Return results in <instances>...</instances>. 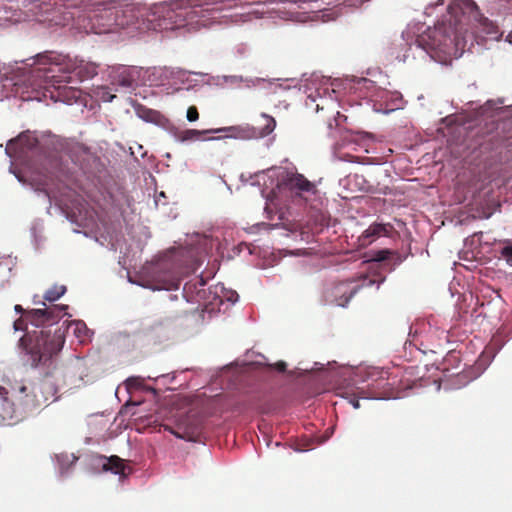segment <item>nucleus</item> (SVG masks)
<instances>
[{
  "label": "nucleus",
  "mask_w": 512,
  "mask_h": 512,
  "mask_svg": "<svg viewBox=\"0 0 512 512\" xmlns=\"http://www.w3.org/2000/svg\"><path fill=\"white\" fill-rule=\"evenodd\" d=\"M238 297V294H235V292H232L231 297L228 298L230 301H236V298Z\"/></svg>",
  "instance_id": "nucleus-31"
},
{
  "label": "nucleus",
  "mask_w": 512,
  "mask_h": 512,
  "mask_svg": "<svg viewBox=\"0 0 512 512\" xmlns=\"http://www.w3.org/2000/svg\"><path fill=\"white\" fill-rule=\"evenodd\" d=\"M66 292V286L64 285H55L44 294V299L49 302H54L58 300L61 296H63Z\"/></svg>",
  "instance_id": "nucleus-19"
},
{
  "label": "nucleus",
  "mask_w": 512,
  "mask_h": 512,
  "mask_svg": "<svg viewBox=\"0 0 512 512\" xmlns=\"http://www.w3.org/2000/svg\"><path fill=\"white\" fill-rule=\"evenodd\" d=\"M237 131L236 127H224L219 129H207V130H196V129H184V130H176L174 132V137L179 142H194L199 140H216L220 139L221 137H210V138H202L205 134H213V133H220V132H228L229 137H235L236 134L234 133ZM225 137H228L226 135Z\"/></svg>",
  "instance_id": "nucleus-10"
},
{
  "label": "nucleus",
  "mask_w": 512,
  "mask_h": 512,
  "mask_svg": "<svg viewBox=\"0 0 512 512\" xmlns=\"http://www.w3.org/2000/svg\"><path fill=\"white\" fill-rule=\"evenodd\" d=\"M5 267L7 268L8 272H11V267L9 266V262L6 261Z\"/></svg>",
  "instance_id": "nucleus-35"
},
{
  "label": "nucleus",
  "mask_w": 512,
  "mask_h": 512,
  "mask_svg": "<svg viewBox=\"0 0 512 512\" xmlns=\"http://www.w3.org/2000/svg\"><path fill=\"white\" fill-rule=\"evenodd\" d=\"M448 10L456 22L461 21V16L476 17L478 14V6L473 0H454L449 5Z\"/></svg>",
  "instance_id": "nucleus-12"
},
{
  "label": "nucleus",
  "mask_w": 512,
  "mask_h": 512,
  "mask_svg": "<svg viewBox=\"0 0 512 512\" xmlns=\"http://www.w3.org/2000/svg\"><path fill=\"white\" fill-rule=\"evenodd\" d=\"M104 460L102 464V468L104 471H111L114 474H123L124 473V463L123 460L118 456L111 457H101Z\"/></svg>",
  "instance_id": "nucleus-17"
},
{
  "label": "nucleus",
  "mask_w": 512,
  "mask_h": 512,
  "mask_svg": "<svg viewBox=\"0 0 512 512\" xmlns=\"http://www.w3.org/2000/svg\"><path fill=\"white\" fill-rule=\"evenodd\" d=\"M284 186L299 196L304 193L315 194L317 191L315 184L299 173L288 176L284 182Z\"/></svg>",
  "instance_id": "nucleus-11"
},
{
  "label": "nucleus",
  "mask_w": 512,
  "mask_h": 512,
  "mask_svg": "<svg viewBox=\"0 0 512 512\" xmlns=\"http://www.w3.org/2000/svg\"><path fill=\"white\" fill-rule=\"evenodd\" d=\"M238 297V294H235V292H232L231 297L228 298L230 301H236V298Z\"/></svg>",
  "instance_id": "nucleus-32"
},
{
  "label": "nucleus",
  "mask_w": 512,
  "mask_h": 512,
  "mask_svg": "<svg viewBox=\"0 0 512 512\" xmlns=\"http://www.w3.org/2000/svg\"><path fill=\"white\" fill-rule=\"evenodd\" d=\"M187 120L189 122H195L199 119V112H198V109L196 106H190L188 109H187Z\"/></svg>",
  "instance_id": "nucleus-22"
},
{
  "label": "nucleus",
  "mask_w": 512,
  "mask_h": 512,
  "mask_svg": "<svg viewBox=\"0 0 512 512\" xmlns=\"http://www.w3.org/2000/svg\"><path fill=\"white\" fill-rule=\"evenodd\" d=\"M480 24L483 32L488 35L491 39L499 40L502 37V33L499 31V27L493 21L488 18H481Z\"/></svg>",
  "instance_id": "nucleus-18"
},
{
  "label": "nucleus",
  "mask_w": 512,
  "mask_h": 512,
  "mask_svg": "<svg viewBox=\"0 0 512 512\" xmlns=\"http://www.w3.org/2000/svg\"><path fill=\"white\" fill-rule=\"evenodd\" d=\"M487 354H490L492 357H494V351L491 347H486L485 351L483 352L482 356H485Z\"/></svg>",
  "instance_id": "nucleus-27"
},
{
  "label": "nucleus",
  "mask_w": 512,
  "mask_h": 512,
  "mask_svg": "<svg viewBox=\"0 0 512 512\" xmlns=\"http://www.w3.org/2000/svg\"><path fill=\"white\" fill-rule=\"evenodd\" d=\"M41 304L43 308L25 312V318L15 320L13 327L15 331H22L26 328V322L28 321L36 328H41L27 332L20 338L19 345L25 351L27 362L33 368H51L65 343L64 332L57 325L67 306H47L45 302Z\"/></svg>",
  "instance_id": "nucleus-1"
},
{
  "label": "nucleus",
  "mask_w": 512,
  "mask_h": 512,
  "mask_svg": "<svg viewBox=\"0 0 512 512\" xmlns=\"http://www.w3.org/2000/svg\"><path fill=\"white\" fill-rule=\"evenodd\" d=\"M263 125L261 126V135L267 136L270 133H272L276 127V121L275 119L267 114H262L261 116Z\"/></svg>",
  "instance_id": "nucleus-20"
},
{
  "label": "nucleus",
  "mask_w": 512,
  "mask_h": 512,
  "mask_svg": "<svg viewBox=\"0 0 512 512\" xmlns=\"http://www.w3.org/2000/svg\"><path fill=\"white\" fill-rule=\"evenodd\" d=\"M353 283V281L348 280L333 285L325 292L326 301L345 307L360 288L359 285H353Z\"/></svg>",
  "instance_id": "nucleus-9"
},
{
  "label": "nucleus",
  "mask_w": 512,
  "mask_h": 512,
  "mask_svg": "<svg viewBox=\"0 0 512 512\" xmlns=\"http://www.w3.org/2000/svg\"><path fill=\"white\" fill-rule=\"evenodd\" d=\"M201 285H205V282L203 279H201Z\"/></svg>",
  "instance_id": "nucleus-36"
},
{
  "label": "nucleus",
  "mask_w": 512,
  "mask_h": 512,
  "mask_svg": "<svg viewBox=\"0 0 512 512\" xmlns=\"http://www.w3.org/2000/svg\"><path fill=\"white\" fill-rule=\"evenodd\" d=\"M238 297V294H235V292H232L231 297L228 298L230 301H236V298Z\"/></svg>",
  "instance_id": "nucleus-33"
},
{
  "label": "nucleus",
  "mask_w": 512,
  "mask_h": 512,
  "mask_svg": "<svg viewBox=\"0 0 512 512\" xmlns=\"http://www.w3.org/2000/svg\"><path fill=\"white\" fill-rule=\"evenodd\" d=\"M82 329H83V330H85V331L87 330V328H86L85 324H84V323H81V322L77 323V324H76L75 332H77V333H78V334H77V336H78V337H80V336H81V335H80V333L82 332Z\"/></svg>",
  "instance_id": "nucleus-26"
},
{
  "label": "nucleus",
  "mask_w": 512,
  "mask_h": 512,
  "mask_svg": "<svg viewBox=\"0 0 512 512\" xmlns=\"http://www.w3.org/2000/svg\"><path fill=\"white\" fill-rule=\"evenodd\" d=\"M34 63L48 65L42 67L48 72H59L70 75L74 73L81 81L97 75L98 66L93 62L71 58L55 51H45L34 56Z\"/></svg>",
  "instance_id": "nucleus-4"
},
{
  "label": "nucleus",
  "mask_w": 512,
  "mask_h": 512,
  "mask_svg": "<svg viewBox=\"0 0 512 512\" xmlns=\"http://www.w3.org/2000/svg\"><path fill=\"white\" fill-rule=\"evenodd\" d=\"M477 377L473 368H468L457 373L453 378L450 379L451 385L455 388H461L469 384L473 379Z\"/></svg>",
  "instance_id": "nucleus-15"
},
{
  "label": "nucleus",
  "mask_w": 512,
  "mask_h": 512,
  "mask_svg": "<svg viewBox=\"0 0 512 512\" xmlns=\"http://www.w3.org/2000/svg\"><path fill=\"white\" fill-rule=\"evenodd\" d=\"M508 43L512 44V31H510L505 39Z\"/></svg>",
  "instance_id": "nucleus-29"
},
{
  "label": "nucleus",
  "mask_w": 512,
  "mask_h": 512,
  "mask_svg": "<svg viewBox=\"0 0 512 512\" xmlns=\"http://www.w3.org/2000/svg\"><path fill=\"white\" fill-rule=\"evenodd\" d=\"M391 255V251L390 250H379V251H376L373 255V260L374 261H384V260H387L389 258V256Z\"/></svg>",
  "instance_id": "nucleus-23"
},
{
  "label": "nucleus",
  "mask_w": 512,
  "mask_h": 512,
  "mask_svg": "<svg viewBox=\"0 0 512 512\" xmlns=\"http://www.w3.org/2000/svg\"><path fill=\"white\" fill-rule=\"evenodd\" d=\"M180 286V278L178 277H172L168 280H165L162 282V284L159 286V289L164 290H177Z\"/></svg>",
  "instance_id": "nucleus-21"
},
{
  "label": "nucleus",
  "mask_w": 512,
  "mask_h": 512,
  "mask_svg": "<svg viewBox=\"0 0 512 512\" xmlns=\"http://www.w3.org/2000/svg\"><path fill=\"white\" fill-rule=\"evenodd\" d=\"M387 372L384 371H378L376 369H373L369 372V376L373 375H379L377 379H375V383H369L368 384V392H365L363 389L356 393H346L348 402L353 406L354 409L360 408L359 399H385L390 398L394 396V393L390 391L386 386L389 385L387 381V377L385 376Z\"/></svg>",
  "instance_id": "nucleus-5"
},
{
  "label": "nucleus",
  "mask_w": 512,
  "mask_h": 512,
  "mask_svg": "<svg viewBox=\"0 0 512 512\" xmlns=\"http://www.w3.org/2000/svg\"><path fill=\"white\" fill-rule=\"evenodd\" d=\"M57 388L49 380L27 385L16 382L11 385L9 397L13 412V423L16 424L42 406H47L56 399Z\"/></svg>",
  "instance_id": "nucleus-2"
},
{
  "label": "nucleus",
  "mask_w": 512,
  "mask_h": 512,
  "mask_svg": "<svg viewBox=\"0 0 512 512\" xmlns=\"http://www.w3.org/2000/svg\"><path fill=\"white\" fill-rule=\"evenodd\" d=\"M38 143L37 137L31 132H22L16 138L8 141L6 145V153L11 158L20 159L28 152L36 149Z\"/></svg>",
  "instance_id": "nucleus-8"
},
{
  "label": "nucleus",
  "mask_w": 512,
  "mask_h": 512,
  "mask_svg": "<svg viewBox=\"0 0 512 512\" xmlns=\"http://www.w3.org/2000/svg\"><path fill=\"white\" fill-rule=\"evenodd\" d=\"M113 98H115V95H109V97L104 98V99L107 100V101H112Z\"/></svg>",
  "instance_id": "nucleus-34"
},
{
  "label": "nucleus",
  "mask_w": 512,
  "mask_h": 512,
  "mask_svg": "<svg viewBox=\"0 0 512 512\" xmlns=\"http://www.w3.org/2000/svg\"><path fill=\"white\" fill-rule=\"evenodd\" d=\"M113 83L123 88H131L134 83V77L129 69L119 67L113 77Z\"/></svg>",
  "instance_id": "nucleus-16"
},
{
  "label": "nucleus",
  "mask_w": 512,
  "mask_h": 512,
  "mask_svg": "<svg viewBox=\"0 0 512 512\" xmlns=\"http://www.w3.org/2000/svg\"><path fill=\"white\" fill-rule=\"evenodd\" d=\"M393 227L391 224H379L374 223L370 225L359 237V241L362 246L370 245L379 236H388L392 231Z\"/></svg>",
  "instance_id": "nucleus-13"
},
{
  "label": "nucleus",
  "mask_w": 512,
  "mask_h": 512,
  "mask_svg": "<svg viewBox=\"0 0 512 512\" xmlns=\"http://www.w3.org/2000/svg\"><path fill=\"white\" fill-rule=\"evenodd\" d=\"M502 253L506 257L507 261L512 264V246L505 247Z\"/></svg>",
  "instance_id": "nucleus-24"
},
{
  "label": "nucleus",
  "mask_w": 512,
  "mask_h": 512,
  "mask_svg": "<svg viewBox=\"0 0 512 512\" xmlns=\"http://www.w3.org/2000/svg\"><path fill=\"white\" fill-rule=\"evenodd\" d=\"M0 421L14 424L9 390L3 386H0Z\"/></svg>",
  "instance_id": "nucleus-14"
},
{
  "label": "nucleus",
  "mask_w": 512,
  "mask_h": 512,
  "mask_svg": "<svg viewBox=\"0 0 512 512\" xmlns=\"http://www.w3.org/2000/svg\"><path fill=\"white\" fill-rule=\"evenodd\" d=\"M164 430L169 431L177 438L196 442L202 434V425L196 416L186 415L179 420L176 428L164 425Z\"/></svg>",
  "instance_id": "nucleus-7"
},
{
  "label": "nucleus",
  "mask_w": 512,
  "mask_h": 512,
  "mask_svg": "<svg viewBox=\"0 0 512 512\" xmlns=\"http://www.w3.org/2000/svg\"><path fill=\"white\" fill-rule=\"evenodd\" d=\"M123 11L117 8H104L92 18V28L97 34L113 32L117 27H124L127 22L120 18Z\"/></svg>",
  "instance_id": "nucleus-6"
},
{
  "label": "nucleus",
  "mask_w": 512,
  "mask_h": 512,
  "mask_svg": "<svg viewBox=\"0 0 512 512\" xmlns=\"http://www.w3.org/2000/svg\"><path fill=\"white\" fill-rule=\"evenodd\" d=\"M26 63L27 66L32 67V77L34 78V85L44 90V97H49L54 102H63L72 104L77 102L81 96V91L75 87L68 86L71 83L72 77L67 74L59 72H48L42 67L48 65H39L34 63V56L29 58Z\"/></svg>",
  "instance_id": "nucleus-3"
},
{
  "label": "nucleus",
  "mask_w": 512,
  "mask_h": 512,
  "mask_svg": "<svg viewBox=\"0 0 512 512\" xmlns=\"http://www.w3.org/2000/svg\"><path fill=\"white\" fill-rule=\"evenodd\" d=\"M286 363L284 361H278L274 364V368L279 372H285L286 371Z\"/></svg>",
  "instance_id": "nucleus-25"
},
{
  "label": "nucleus",
  "mask_w": 512,
  "mask_h": 512,
  "mask_svg": "<svg viewBox=\"0 0 512 512\" xmlns=\"http://www.w3.org/2000/svg\"><path fill=\"white\" fill-rule=\"evenodd\" d=\"M14 309L18 313H24V309L22 308L21 305H15Z\"/></svg>",
  "instance_id": "nucleus-28"
},
{
  "label": "nucleus",
  "mask_w": 512,
  "mask_h": 512,
  "mask_svg": "<svg viewBox=\"0 0 512 512\" xmlns=\"http://www.w3.org/2000/svg\"><path fill=\"white\" fill-rule=\"evenodd\" d=\"M238 297V294H235V292H232L231 297L228 298L230 301H236V298Z\"/></svg>",
  "instance_id": "nucleus-30"
}]
</instances>
